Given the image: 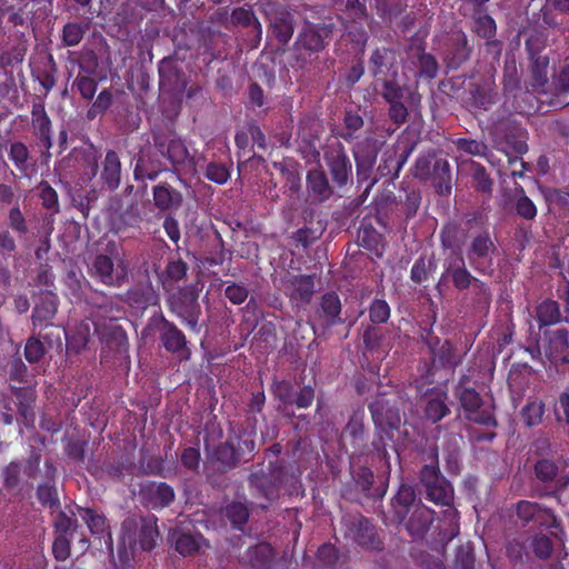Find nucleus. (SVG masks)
<instances>
[{"mask_svg":"<svg viewBox=\"0 0 569 569\" xmlns=\"http://www.w3.org/2000/svg\"><path fill=\"white\" fill-rule=\"evenodd\" d=\"M78 510L92 536L102 537L108 531L109 526L107 525V518L103 513L92 508L80 507Z\"/></svg>","mask_w":569,"mask_h":569,"instance_id":"44","label":"nucleus"},{"mask_svg":"<svg viewBox=\"0 0 569 569\" xmlns=\"http://www.w3.org/2000/svg\"><path fill=\"white\" fill-rule=\"evenodd\" d=\"M471 168H472V178L476 183L477 190H479L483 193H491L493 181L487 173L485 167L481 166L480 163L471 161Z\"/></svg>","mask_w":569,"mask_h":569,"instance_id":"58","label":"nucleus"},{"mask_svg":"<svg viewBox=\"0 0 569 569\" xmlns=\"http://www.w3.org/2000/svg\"><path fill=\"white\" fill-rule=\"evenodd\" d=\"M258 11L264 18L268 31H272L273 36H292V17L283 7L267 2L259 4Z\"/></svg>","mask_w":569,"mask_h":569,"instance_id":"15","label":"nucleus"},{"mask_svg":"<svg viewBox=\"0 0 569 569\" xmlns=\"http://www.w3.org/2000/svg\"><path fill=\"white\" fill-rule=\"evenodd\" d=\"M162 157L158 150L143 149L136 158L133 178L138 182L156 181L161 172L166 171Z\"/></svg>","mask_w":569,"mask_h":569,"instance_id":"14","label":"nucleus"},{"mask_svg":"<svg viewBox=\"0 0 569 569\" xmlns=\"http://www.w3.org/2000/svg\"><path fill=\"white\" fill-rule=\"evenodd\" d=\"M559 463L549 458H538L533 465L535 477L539 482L551 486L557 482Z\"/></svg>","mask_w":569,"mask_h":569,"instance_id":"43","label":"nucleus"},{"mask_svg":"<svg viewBox=\"0 0 569 569\" xmlns=\"http://www.w3.org/2000/svg\"><path fill=\"white\" fill-rule=\"evenodd\" d=\"M370 71L373 83L385 79L398 78L397 58L395 51L387 48H378L370 57Z\"/></svg>","mask_w":569,"mask_h":569,"instance_id":"18","label":"nucleus"},{"mask_svg":"<svg viewBox=\"0 0 569 569\" xmlns=\"http://www.w3.org/2000/svg\"><path fill=\"white\" fill-rule=\"evenodd\" d=\"M420 481L430 501L441 506L451 505L453 501V489L449 481L440 473L437 461L421 468Z\"/></svg>","mask_w":569,"mask_h":569,"instance_id":"10","label":"nucleus"},{"mask_svg":"<svg viewBox=\"0 0 569 569\" xmlns=\"http://www.w3.org/2000/svg\"><path fill=\"white\" fill-rule=\"evenodd\" d=\"M446 279L451 280L453 287L459 291L470 288L473 282L475 277L467 269L461 251L452 250L448 252L443 261V273L437 287L439 288Z\"/></svg>","mask_w":569,"mask_h":569,"instance_id":"12","label":"nucleus"},{"mask_svg":"<svg viewBox=\"0 0 569 569\" xmlns=\"http://www.w3.org/2000/svg\"><path fill=\"white\" fill-rule=\"evenodd\" d=\"M497 92L490 88L477 87L471 92L472 104L479 109L488 110L497 101Z\"/></svg>","mask_w":569,"mask_h":569,"instance_id":"53","label":"nucleus"},{"mask_svg":"<svg viewBox=\"0 0 569 569\" xmlns=\"http://www.w3.org/2000/svg\"><path fill=\"white\" fill-rule=\"evenodd\" d=\"M203 546L208 547V541L200 532H178L174 538V550L182 557L196 555Z\"/></svg>","mask_w":569,"mask_h":569,"instance_id":"37","label":"nucleus"},{"mask_svg":"<svg viewBox=\"0 0 569 569\" xmlns=\"http://www.w3.org/2000/svg\"><path fill=\"white\" fill-rule=\"evenodd\" d=\"M123 301L131 308L146 310L159 305V296L152 287H134L126 292Z\"/></svg>","mask_w":569,"mask_h":569,"instance_id":"34","label":"nucleus"},{"mask_svg":"<svg viewBox=\"0 0 569 569\" xmlns=\"http://www.w3.org/2000/svg\"><path fill=\"white\" fill-rule=\"evenodd\" d=\"M323 160L329 170L333 186H347L352 172L351 161L341 143L331 146L323 153Z\"/></svg>","mask_w":569,"mask_h":569,"instance_id":"11","label":"nucleus"},{"mask_svg":"<svg viewBox=\"0 0 569 569\" xmlns=\"http://www.w3.org/2000/svg\"><path fill=\"white\" fill-rule=\"evenodd\" d=\"M223 516L234 531L244 533V527L249 520V509L241 502H231L223 509Z\"/></svg>","mask_w":569,"mask_h":569,"instance_id":"42","label":"nucleus"},{"mask_svg":"<svg viewBox=\"0 0 569 569\" xmlns=\"http://www.w3.org/2000/svg\"><path fill=\"white\" fill-rule=\"evenodd\" d=\"M520 76L517 62L513 58L507 59L503 67V89L506 92L513 93L520 90Z\"/></svg>","mask_w":569,"mask_h":569,"instance_id":"51","label":"nucleus"},{"mask_svg":"<svg viewBox=\"0 0 569 569\" xmlns=\"http://www.w3.org/2000/svg\"><path fill=\"white\" fill-rule=\"evenodd\" d=\"M460 230L457 224L448 223L443 227L441 231V244L445 249H449L450 251L457 250L460 251V239H459Z\"/></svg>","mask_w":569,"mask_h":569,"instance_id":"61","label":"nucleus"},{"mask_svg":"<svg viewBox=\"0 0 569 569\" xmlns=\"http://www.w3.org/2000/svg\"><path fill=\"white\" fill-rule=\"evenodd\" d=\"M369 317L373 323H385L390 317V307L382 299H375L369 308Z\"/></svg>","mask_w":569,"mask_h":569,"instance_id":"63","label":"nucleus"},{"mask_svg":"<svg viewBox=\"0 0 569 569\" xmlns=\"http://www.w3.org/2000/svg\"><path fill=\"white\" fill-rule=\"evenodd\" d=\"M347 536L358 545L366 548H379L380 541L376 535L375 527L362 517H356L347 521Z\"/></svg>","mask_w":569,"mask_h":569,"instance_id":"26","label":"nucleus"},{"mask_svg":"<svg viewBox=\"0 0 569 569\" xmlns=\"http://www.w3.org/2000/svg\"><path fill=\"white\" fill-rule=\"evenodd\" d=\"M455 397L458 398L466 419L487 427L497 426L491 408L483 407L480 395L473 388L460 381L455 388Z\"/></svg>","mask_w":569,"mask_h":569,"instance_id":"8","label":"nucleus"},{"mask_svg":"<svg viewBox=\"0 0 569 569\" xmlns=\"http://www.w3.org/2000/svg\"><path fill=\"white\" fill-rule=\"evenodd\" d=\"M109 321L93 322L94 335L99 341L110 350L120 351L128 345V336L124 329L114 320L108 318Z\"/></svg>","mask_w":569,"mask_h":569,"instance_id":"21","label":"nucleus"},{"mask_svg":"<svg viewBox=\"0 0 569 569\" xmlns=\"http://www.w3.org/2000/svg\"><path fill=\"white\" fill-rule=\"evenodd\" d=\"M530 548L536 557L547 559L551 556L553 545L550 538L545 533H536L531 537Z\"/></svg>","mask_w":569,"mask_h":569,"instance_id":"56","label":"nucleus"},{"mask_svg":"<svg viewBox=\"0 0 569 569\" xmlns=\"http://www.w3.org/2000/svg\"><path fill=\"white\" fill-rule=\"evenodd\" d=\"M160 539L158 518L150 515L141 519L137 542L144 551L152 550Z\"/></svg>","mask_w":569,"mask_h":569,"instance_id":"35","label":"nucleus"},{"mask_svg":"<svg viewBox=\"0 0 569 569\" xmlns=\"http://www.w3.org/2000/svg\"><path fill=\"white\" fill-rule=\"evenodd\" d=\"M407 59L419 68L416 74L427 78H435L437 76L438 63L433 56L425 52L421 38H413V42L407 49Z\"/></svg>","mask_w":569,"mask_h":569,"instance_id":"27","label":"nucleus"},{"mask_svg":"<svg viewBox=\"0 0 569 569\" xmlns=\"http://www.w3.org/2000/svg\"><path fill=\"white\" fill-rule=\"evenodd\" d=\"M58 470L51 460L44 461L46 480L37 488V498L44 508L56 511L60 508V500L56 487Z\"/></svg>","mask_w":569,"mask_h":569,"instance_id":"22","label":"nucleus"},{"mask_svg":"<svg viewBox=\"0 0 569 569\" xmlns=\"http://www.w3.org/2000/svg\"><path fill=\"white\" fill-rule=\"evenodd\" d=\"M435 269L436 263L433 259H426L425 257H420L416 260L411 268L410 278L413 282L421 283L428 279L429 273Z\"/></svg>","mask_w":569,"mask_h":569,"instance_id":"55","label":"nucleus"},{"mask_svg":"<svg viewBox=\"0 0 569 569\" xmlns=\"http://www.w3.org/2000/svg\"><path fill=\"white\" fill-rule=\"evenodd\" d=\"M152 198L154 207L161 212L178 211L183 203L181 191L172 187L168 181H161L153 186Z\"/></svg>","mask_w":569,"mask_h":569,"instance_id":"24","label":"nucleus"},{"mask_svg":"<svg viewBox=\"0 0 569 569\" xmlns=\"http://www.w3.org/2000/svg\"><path fill=\"white\" fill-rule=\"evenodd\" d=\"M159 84L170 93H181L186 90L187 78L182 68L173 57H164L158 66Z\"/></svg>","mask_w":569,"mask_h":569,"instance_id":"16","label":"nucleus"},{"mask_svg":"<svg viewBox=\"0 0 569 569\" xmlns=\"http://www.w3.org/2000/svg\"><path fill=\"white\" fill-rule=\"evenodd\" d=\"M306 182L308 193L315 201L323 202L335 192L336 186L329 183L326 172L320 167L307 172Z\"/></svg>","mask_w":569,"mask_h":569,"instance_id":"29","label":"nucleus"},{"mask_svg":"<svg viewBox=\"0 0 569 569\" xmlns=\"http://www.w3.org/2000/svg\"><path fill=\"white\" fill-rule=\"evenodd\" d=\"M153 147L170 164L177 177L181 169H194L196 162L190 156L189 150L183 140L180 138H169L162 132H152Z\"/></svg>","mask_w":569,"mask_h":569,"instance_id":"7","label":"nucleus"},{"mask_svg":"<svg viewBox=\"0 0 569 569\" xmlns=\"http://www.w3.org/2000/svg\"><path fill=\"white\" fill-rule=\"evenodd\" d=\"M143 335H158L160 346L180 361H189L192 356L189 341L178 326L168 320L161 311L154 312L143 329Z\"/></svg>","mask_w":569,"mask_h":569,"instance_id":"1","label":"nucleus"},{"mask_svg":"<svg viewBox=\"0 0 569 569\" xmlns=\"http://www.w3.org/2000/svg\"><path fill=\"white\" fill-rule=\"evenodd\" d=\"M365 413L362 410H356L351 415L346 428L345 435L351 438L355 448L359 449L365 445Z\"/></svg>","mask_w":569,"mask_h":569,"instance_id":"46","label":"nucleus"},{"mask_svg":"<svg viewBox=\"0 0 569 569\" xmlns=\"http://www.w3.org/2000/svg\"><path fill=\"white\" fill-rule=\"evenodd\" d=\"M46 349L39 338L31 337L24 346V357L30 363H36L44 356Z\"/></svg>","mask_w":569,"mask_h":569,"instance_id":"64","label":"nucleus"},{"mask_svg":"<svg viewBox=\"0 0 569 569\" xmlns=\"http://www.w3.org/2000/svg\"><path fill=\"white\" fill-rule=\"evenodd\" d=\"M8 227L18 233L19 237H24L29 232L28 223L24 214L19 206L9 209L8 212Z\"/></svg>","mask_w":569,"mask_h":569,"instance_id":"57","label":"nucleus"},{"mask_svg":"<svg viewBox=\"0 0 569 569\" xmlns=\"http://www.w3.org/2000/svg\"><path fill=\"white\" fill-rule=\"evenodd\" d=\"M475 552L471 545L460 546L456 551L455 569H475Z\"/></svg>","mask_w":569,"mask_h":569,"instance_id":"62","label":"nucleus"},{"mask_svg":"<svg viewBox=\"0 0 569 569\" xmlns=\"http://www.w3.org/2000/svg\"><path fill=\"white\" fill-rule=\"evenodd\" d=\"M122 166L119 154L114 150H107L102 161L101 180L110 191L120 187Z\"/></svg>","mask_w":569,"mask_h":569,"instance_id":"33","label":"nucleus"},{"mask_svg":"<svg viewBox=\"0 0 569 569\" xmlns=\"http://www.w3.org/2000/svg\"><path fill=\"white\" fill-rule=\"evenodd\" d=\"M516 511L518 519L525 525L533 522L539 527L553 529L552 537L559 541L565 539L566 533L561 521L550 508L538 502L521 500L517 503Z\"/></svg>","mask_w":569,"mask_h":569,"instance_id":"5","label":"nucleus"},{"mask_svg":"<svg viewBox=\"0 0 569 569\" xmlns=\"http://www.w3.org/2000/svg\"><path fill=\"white\" fill-rule=\"evenodd\" d=\"M8 157L19 172H27L29 168L30 151L26 143L21 141L12 142L8 151Z\"/></svg>","mask_w":569,"mask_h":569,"instance_id":"48","label":"nucleus"},{"mask_svg":"<svg viewBox=\"0 0 569 569\" xmlns=\"http://www.w3.org/2000/svg\"><path fill=\"white\" fill-rule=\"evenodd\" d=\"M432 183L437 193L449 196L451 193L450 164L446 159H437L432 166Z\"/></svg>","mask_w":569,"mask_h":569,"instance_id":"40","label":"nucleus"},{"mask_svg":"<svg viewBox=\"0 0 569 569\" xmlns=\"http://www.w3.org/2000/svg\"><path fill=\"white\" fill-rule=\"evenodd\" d=\"M369 410L376 428L397 430L401 423L399 409L385 397L375 399L369 405Z\"/></svg>","mask_w":569,"mask_h":569,"instance_id":"19","label":"nucleus"},{"mask_svg":"<svg viewBox=\"0 0 569 569\" xmlns=\"http://www.w3.org/2000/svg\"><path fill=\"white\" fill-rule=\"evenodd\" d=\"M39 198L44 209L52 214L60 212L59 196L48 181H41L38 186Z\"/></svg>","mask_w":569,"mask_h":569,"instance_id":"50","label":"nucleus"},{"mask_svg":"<svg viewBox=\"0 0 569 569\" xmlns=\"http://www.w3.org/2000/svg\"><path fill=\"white\" fill-rule=\"evenodd\" d=\"M139 496L144 507L162 510L174 501L176 492L167 482L148 481L140 487Z\"/></svg>","mask_w":569,"mask_h":569,"instance_id":"13","label":"nucleus"},{"mask_svg":"<svg viewBox=\"0 0 569 569\" xmlns=\"http://www.w3.org/2000/svg\"><path fill=\"white\" fill-rule=\"evenodd\" d=\"M432 365L455 368L461 363L463 355L459 353L449 340H445L439 347H431Z\"/></svg>","mask_w":569,"mask_h":569,"instance_id":"39","label":"nucleus"},{"mask_svg":"<svg viewBox=\"0 0 569 569\" xmlns=\"http://www.w3.org/2000/svg\"><path fill=\"white\" fill-rule=\"evenodd\" d=\"M455 144L458 150L463 151L470 156L487 157L488 147L482 141L459 138L455 141Z\"/></svg>","mask_w":569,"mask_h":569,"instance_id":"60","label":"nucleus"},{"mask_svg":"<svg viewBox=\"0 0 569 569\" xmlns=\"http://www.w3.org/2000/svg\"><path fill=\"white\" fill-rule=\"evenodd\" d=\"M41 450L31 447L28 457L24 460H16L8 463L2 470L3 486L8 490L33 489V480L40 472Z\"/></svg>","mask_w":569,"mask_h":569,"instance_id":"2","label":"nucleus"},{"mask_svg":"<svg viewBox=\"0 0 569 569\" xmlns=\"http://www.w3.org/2000/svg\"><path fill=\"white\" fill-rule=\"evenodd\" d=\"M497 248L488 230L470 236L466 256L469 264L478 272L487 273L492 267L493 254Z\"/></svg>","mask_w":569,"mask_h":569,"instance_id":"9","label":"nucleus"},{"mask_svg":"<svg viewBox=\"0 0 569 569\" xmlns=\"http://www.w3.org/2000/svg\"><path fill=\"white\" fill-rule=\"evenodd\" d=\"M447 395L441 391L430 392L426 396L425 417L432 423L440 421L450 413L446 403Z\"/></svg>","mask_w":569,"mask_h":569,"instance_id":"38","label":"nucleus"},{"mask_svg":"<svg viewBox=\"0 0 569 569\" xmlns=\"http://www.w3.org/2000/svg\"><path fill=\"white\" fill-rule=\"evenodd\" d=\"M416 491L409 485H401L391 500L392 516L398 523L405 522L407 516L418 505Z\"/></svg>","mask_w":569,"mask_h":569,"instance_id":"30","label":"nucleus"},{"mask_svg":"<svg viewBox=\"0 0 569 569\" xmlns=\"http://www.w3.org/2000/svg\"><path fill=\"white\" fill-rule=\"evenodd\" d=\"M393 441V430L387 428H376V437L372 441L373 450L378 458L383 461L387 472H390V461L387 446Z\"/></svg>","mask_w":569,"mask_h":569,"instance_id":"45","label":"nucleus"},{"mask_svg":"<svg viewBox=\"0 0 569 569\" xmlns=\"http://www.w3.org/2000/svg\"><path fill=\"white\" fill-rule=\"evenodd\" d=\"M546 357L555 365L569 362V332L561 328L546 333Z\"/></svg>","mask_w":569,"mask_h":569,"instance_id":"23","label":"nucleus"},{"mask_svg":"<svg viewBox=\"0 0 569 569\" xmlns=\"http://www.w3.org/2000/svg\"><path fill=\"white\" fill-rule=\"evenodd\" d=\"M54 530L57 535L74 537L79 527L76 518L69 517L64 511H59L54 520Z\"/></svg>","mask_w":569,"mask_h":569,"instance_id":"59","label":"nucleus"},{"mask_svg":"<svg viewBox=\"0 0 569 569\" xmlns=\"http://www.w3.org/2000/svg\"><path fill=\"white\" fill-rule=\"evenodd\" d=\"M198 299L199 295L191 286L179 289L167 299L170 312L179 318L189 330L197 333L200 331L199 319L201 316Z\"/></svg>","mask_w":569,"mask_h":569,"instance_id":"3","label":"nucleus"},{"mask_svg":"<svg viewBox=\"0 0 569 569\" xmlns=\"http://www.w3.org/2000/svg\"><path fill=\"white\" fill-rule=\"evenodd\" d=\"M86 303L106 318L117 319L122 313V308L116 297L97 289L90 290L86 297Z\"/></svg>","mask_w":569,"mask_h":569,"instance_id":"31","label":"nucleus"},{"mask_svg":"<svg viewBox=\"0 0 569 569\" xmlns=\"http://www.w3.org/2000/svg\"><path fill=\"white\" fill-rule=\"evenodd\" d=\"M526 47L529 52V78L526 82L527 89L536 92H545L549 82L548 67L549 56L543 54L545 38H527Z\"/></svg>","mask_w":569,"mask_h":569,"instance_id":"6","label":"nucleus"},{"mask_svg":"<svg viewBox=\"0 0 569 569\" xmlns=\"http://www.w3.org/2000/svg\"><path fill=\"white\" fill-rule=\"evenodd\" d=\"M373 89L385 99L387 103L405 100L411 108L420 103V96L407 86H400L398 78L385 79L373 83Z\"/></svg>","mask_w":569,"mask_h":569,"instance_id":"20","label":"nucleus"},{"mask_svg":"<svg viewBox=\"0 0 569 569\" xmlns=\"http://www.w3.org/2000/svg\"><path fill=\"white\" fill-rule=\"evenodd\" d=\"M56 73L57 67L51 54L48 56V63L43 69H37L32 71L33 78L48 93L56 86Z\"/></svg>","mask_w":569,"mask_h":569,"instance_id":"49","label":"nucleus"},{"mask_svg":"<svg viewBox=\"0 0 569 569\" xmlns=\"http://www.w3.org/2000/svg\"><path fill=\"white\" fill-rule=\"evenodd\" d=\"M435 511L418 501L406 522V529L413 539H422L433 522Z\"/></svg>","mask_w":569,"mask_h":569,"instance_id":"28","label":"nucleus"},{"mask_svg":"<svg viewBox=\"0 0 569 569\" xmlns=\"http://www.w3.org/2000/svg\"><path fill=\"white\" fill-rule=\"evenodd\" d=\"M543 413L545 403L538 400L527 402L521 409L522 419L528 427L538 426L542 421Z\"/></svg>","mask_w":569,"mask_h":569,"instance_id":"52","label":"nucleus"},{"mask_svg":"<svg viewBox=\"0 0 569 569\" xmlns=\"http://www.w3.org/2000/svg\"><path fill=\"white\" fill-rule=\"evenodd\" d=\"M116 263L121 264L123 260L116 243L109 242L104 253H97L93 257L88 272L91 278L107 287H120L126 274L116 271Z\"/></svg>","mask_w":569,"mask_h":569,"instance_id":"4","label":"nucleus"},{"mask_svg":"<svg viewBox=\"0 0 569 569\" xmlns=\"http://www.w3.org/2000/svg\"><path fill=\"white\" fill-rule=\"evenodd\" d=\"M58 296L52 290L43 291L32 310L31 320L33 327H51V321L58 311Z\"/></svg>","mask_w":569,"mask_h":569,"instance_id":"25","label":"nucleus"},{"mask_svg":"<svg viewBox=\"0 0 569 569\" xmlns=\"http://www.w3.org/2000/svg\"><path fill=\"white\" fill-rule=\"evenodd\" d=\"M99 77L77 76L72 87L80 93L84 100H91L98 88Z\"/></svg>","mask_w":569,"mask_h":569,"instance_id":"54","label":"nucleus"},{"mask_svg":"<svg viewBox=\"0 0 569 569\" xmlns=\"http://www.w3.org/2000/svg\"><path fill=\"white\" fill-rule=\"evenodd\" d=\"M240 452L234 446L227 441L218 445L209 457V462L219 472H226L240 461Z\"/></svg>","mask_w":569,"mask_h":569,"instance_id":"32","label":"nucleus"},{"mask_svg":"<svg viewBox=\"0 0 569 569\" xmlns=\"http://www.w3.org/2000/svg\"><path fill=\"white\" fill-rule=\"evenodd\" d=\"M290 298L297 302L309 303L313 292L315 282L312 276H293L287 287Z\"/></svg>","mask_w":569,"mask_h":569,"instance_id":"36","label":"nucleus"},{"mask_svg":"<svg viewBox=\"0 0 569 569\" xmlns=\"http://www.w3.org/2000/svg\"><path fill=\"white\" fill-rule=\"evenodd\" d=\"M320 317L323 318L328 327L335 326L341 321V302L337 293L328 292L322 296L320 302Z\"/></svg>","mask_w":569,"mask_h":569,"instance_id":"41","label":"nucleus"},{"mask_svg":"<svg viewBox=\"0 0 569 569\" xmlns=\"http://www.w3.org/2000/svg\"><path fill=\"white\" fill-rule=\"evenodd\" d=\"M31 130L39 144L49 151L53 147L52 122L46 111V104L42 99L34 100L31 107Z\"/></svg>","mask_w":569,"mask_h":569,"instance_id":"17","label":"nucleus"},{"mask_svg":"<svg viewBox=\"0 0 569 569\" xmlns=\"http://www.w3.org/2000/svg\"><path fill=\"white\" fill-rule=\"evenodd\" d=\"M537 320L540 327L555 325L560 321L561 312L559 305L552 300H545L537 307Z\"/></svg>","mask_w":569,"mask_h":569,"instance_id":"47","label":"nucleus"}]
</instances>
